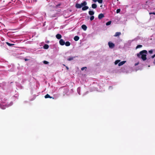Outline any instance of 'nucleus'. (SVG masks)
I'll return each mask as SVG.
<instances>
[{
	"instance_id": "obj_12",
	"label": "nucleus",
	"mask_w": 155,
	"mask_h": 155,
	"mask_svg": "<svg viewBox=\"0 0 155 155\" xmlns=\"http://www.w3.org/2000/svg\"><path fill=\"white\" fill-rule=\"evenodd\" d=\"M79 39V37L77 36H75L74 38V40L76 41H78Z\"/></svg>"
},
{
	"instance_id": "obj_2",
	"label": "nucleus",
	"mask_w": 155,
	"mask_h": 155,
	"mask_svg": "<svg viewBox=\"0 0 155 155\" xmlns=\"http://www.w3.org/2000/svg\"><path fill=\"white\" fill-rule=\"evenodd\" d=\"M87 4V2L84 1V2L82 3L81 4H79L77 3L75 5V7L77 8H81L84 6L86 5Z\"/></svg>"
},
{
	"instance_id": "obj_31",
	"label": "nucleus",
	"mask_w": 155,
	"mask_h": 155,
	"mask_svg": "<svg viewBox=\"0 0 155 155\" xmlns=\"http://www.w3.org/2000/svg\"><path fill=\"white\" fill-rule=\"evenodd\" d=\"M149 14L150 15L153 14V15H155V12H150L149 13Z\"/></svg>"
},
{
	"instance_id": "obj_23",
	"label": "nucleus",
	"mask_w": 155,
	"mask_h": 155,
	"mask_svg": "<svg viewBox=\"0 0 155 155\" xmlns=\"http://www.w3.org/2000/svg\"><path fill=\"white\" fill-rule=\"evenodd\" d=\"M5 1V2H6V3H8V4H9V3H10L11 2H7V1ZM7 3L5 4H3V6H7Z\"/></svg>"
},
{
	"instance_id": "obj_1",
	"label": "nucleus",
	"mask_w": 155,
	"mask_h": 155,
	"mask_svg": "<svg viewBox=\"0 0 155 155\" xmlns=\"http://www.w3.org/2000/svg\"><path fill=\"white\" fill-rule=\"evenodd\" d=\"M147 52L146 50H142L137 54V56L139 58L142 59L143 61L147 60Z\"/></svg>"
},
{
	"instance_id": "obj_32",
	"label": "nucleus",
	"mask_w": 155,
	"mask_h": 155,
	"mask_svg": "<svg viewBox=\"0 0 155 155\" xmlns=\"http://www.w3.org/2000/svg\"><path fill=\"white\" fill-rule=\"evenodd\" d=\"M155 57V54L151 56V58L152 59H153Z\"/></svg>"
},
{
	"instance_id": "obj_33",
	"label": "nucleus",
	"mask_w": 155,
	"mask_h": 155,
	"mask_svg": "<svg viewBox=\"0 0 155 155\" xmlns=\"http://www.w3.org/2000/svg\"><path fill=\"white\" fill-rule=\"evenodd\" d=\"M28 60H29V59H26V58L25 59V61H27Z\"/></svg>"
},
{
	"instance_id": "obj_39",
	"label": "nucleus",
	"mask_w": 155,
	"mask_h": 155,
	"mask_svg": "<svg viewBox=\"0 0 155 155\" xmlns=\"http://www.w3.org/2000/svg\"><path fill=\"white\" fill-rule=\"evenodd\" d=\"M63 65H64V66H65V65L64 64H63Z\"/></svg>"
},
{
	"instance_id": "obj_18",
	"label": "nucleus",
	"mask_w": 155,
	"mask_h": 155,
	"mask_svg": "<svg viewBox=\"0 0 155 155\" xmlns=\"http://www.w3.org/2000/svg\"><path fill=\"white\" fill-rule=\"evenodd\" d=\"M6 44L8 46H12L14 45V44H10L8 42H6Z\"/></svg>"
},
{
	"instance_id": "obj_20",
	"label": "nucleus",
	"mask_w": 155,
	"mask_h": 155,
	"mask_svg": "<svg viewBox=\"0 0 155 155\" xmlns=\"http://www.w3.org/2000/svg\"><path fill=\"white\" fill-rule=\"evenodd\" d=\"M142 47V45H137V46L136 47V49H138V48H141Z\"/></svg>"
},
{
	"instance_id": "obj_30",
	"label": "nucleus",
	"mask_w": 155,
	"mask_h": 155,
	"mask_svg": "<svg viewBox=\"0 0 155 155\" xmlns=\"http://www.w3.org/2000/svg\"><path fill=\"white\" fill-rule=\"evenodd\" d=\"M85 68L86 69V67H83L81 68V70L82 71H83Z\"/></svg>"
},
{
	"instance_id": "obj_10",
	"label": "nucleus",
	"mask_w": 155,
	"mask_h": 155,
	"mask_svg": "<svg viewBox=\"0 0 155 155\" xmlns=\"http://www.w3.org/2000/svg\"><path fill=\"white\" fill-rule=\"evenodd\" d=\"M82 28L84 30H86L87 29V27L85 25H83L81 26Z\"/></svg>"
},
{
	"instance_id": "obj_25",
	"label": "nucleus",
	"mask_w": 155,
	"mask_h": 155,
	"mask_svg": "<svg viewBox=\"0 0 155 155\" xmlns=\"http://www.w3.org/2000/svg\"><path fill=\"white\" fill-rule=\"evenodd\" d=\"M94 2H95L97 1L98 3H102L103 2V1H93Z\"/></svg>"
},
{
	"instance_id": "obj_34",
	"label": "nucleus",
	"mask_w": 155,
	"mask_h": 155,
	"mask_svg": "<svg viewBox=\"0 0 155 155\" xmlns=\"http://www.w3.org/2000/svg\"><path fill=\"white\" fill-rule=\"evenodd\" d=\"M66 69H67V70H68V69H69V68H68V67H67V66H66Z\"/></svg>"
},
{
	"instance_id": "obj_21",
	"label": "nucleus",
	"mask_w": 155,
	"mask_h": 155,
	"mask_svg": "<svg viewBox=\"0 0 155 155\" xmlns=\"http://www.w3.org/2000/svg\"><path fill=\"white\" fill-rule=\"evenodd\" d=\"M74 57H71L69 58H68V60L69 61H71L74 58Z\"/></svg>"
},
{
	"instance_id": "obj_38",
	"label": "nucleus",
	"mask_w": 155,
	"mask_h": 155,
	"mask_svg": "<svg viewBox=\"0 0 155 155\" xmlns=\"http://www.w3.org/2000/svg\"><path fill=\"white\" fill-rule=\"evenodd\" d=\"M154 63L155 64V61H154Z\"/></svg>"
},
{
	"instance_id": "obj_27",
	"label": "nucleus",
	"mask_w": 155,
	"mask_h": 155,
	"mask_svg": "<svg viewBox=\"0 0 155 155\" xmlns=\"http://www.w3.org/2000/svg\"><path fill=\"white\" fill-rule=\"evenodd\" d=\"M43 63L45 64H48L49 62L47 61H43Z\"/></svg>"
},
{
	"instance_id": "obj_37",
	"label": "nucleus",
	"mask_w": 155,
	"mask_h": 155,
	"mask_svg": "<svg viewBox=\"0 0 155 155\" xmlns=\"http://www.w3.org/2000/svg\"><path fill=\"white\" fill-rule=\"evenodd\" d=\"M3 2L4 3L5 2V1H3Z\"/></svg>"
},
{
	"instance_id": "obj_14",
	"label": "nucleus",
	"mask_w": 155,
	"mask_h": 155,
	"mask_svg": "<svg viewBox=\"0 0 155 155\" xmlns=\"http://www.w3.org/2000/svg\"><path fill=\"white\" fill-rule=\"evenodd\" d=\"M97 7V5L95 4H93L92 5V8H93L95 9Z\"/></svg>"
},
{
	"instance_id": "obj_17",
	"label": "nucleus",
	"mask_w": 155,
	"mask_h": 155,
	"mask_svg": "<svg viewBox=\"0 0 155 155\" xmlns=\"http://www.w3.org/2000/svg\"><path fill=\"white\" fill-rule=\"evenodd\" d=\"M61 5V3H59L57 5H55V6H54V7L56 8H58L59 7V6Z\"/></svg>"
},
{
	"instance_id": "obj_4",
	"label": "nucleus",
	"mask_w": 155,
	"mask_h": 155,
	"mask_svg": "<svg viewBox=\"0 0 155 155\" xmlns=\"http://www.w3.org/2000/svg\"><path fill=\"white\" fill-rule=\"evenodd\" d=\"M59 43L61 45H64L65 44V42L63 39H61L59 40Z\"/></svg>"
},
{
	"instance_id": "obj_19",
	"label": "nucleus",
	"mask_w": 155,
	"mask_h": 155,
	"mask_svg": "<svg viewBox=\"0 0 155 155\" xmlns=\"http://www.w3.org/2000/svg\"><path fill=\"white\" fill-rule=\"evenodd\" d=\"M0 107L2 109H5L6 108L5 106L1 105V104H0Z\"/></svg>"
},
{
	"instance_id": "obj_22",
	"label": "nucleus",
	"mask_w": 155,
	"mask_h": 155,
	"mask_svg": "<svg viewBox=\"0 0 155 155\" xmlns=\"http://www.w3.org/2000/svg\"><path fill=\"white\" fill-rule=\"evenodd\" d=\"M111 23V21H109L107 22L106 23V25H110Z\"/></svg>"
},
{
	"instance_id": "obj_36",
	"label": "nucleus",
	"mask_w": 155,
	"mask_h": 155,
	"mask_svg": "<svg viewBox=\"0 0 155 155\" xmlns=\"http://www.w3.org/2000/svg\"><path fill=\"white\" fill-rule=\"evenodd\" d=\"M150 59V58H148L147 59V61H149Z\"/></svg>"
},
{
	"instance_id": "obj_11",
	"label": "nucleus",
	"mask_w": 155,
	"mask_h": 155,
	"mask_svg": "<svg viewBox=\"0 0 155 155\" xmlns=\"http://www.w3.org/2000/svg\"><path fill=\"white\" fill-rule=\"evenodd\" d=\"M121 34V33L120 32H117L115 33V35H114V36L117 37L119 36Z\"/></svg>"
},
{
	"instance_id": "obj_16",
	"label": "nucleus",
	"mask_w": 155,
	"mask_h": 155,
	"mask_svg": "<svg viewBox=\"0 0 155 155\" xmlns=\"http://www.w3.org/2000/svg\"><path fill=\"white\" fill-rule=\"evenodd\" d=\"M49 48V45L47 44H45L44 46V48L45 49H47Z\"/></svg>"
},
{
	"instance_id": "obj_9",
	"label": "nucleus",
	"mask_w": 155,
	"mask_h": 155,
	"mask_svg": "<svg viewBox=\"0 0 155 155\" xmlns=\"http://www.w3.org/2000/svg\"><path fill=\"white\" fill-rule=\"evenodd\" d=\"M45 98H53V99H54V98L53 97H51L50 96V95H49L48 94H46L45 96Z\"/></svg>"
},
{
	"instance_id": "obj_5",
	"label": "nucleus",
	"mask_w": 155,
	"mask_h": 155,
	"mask_svg": "<svg viewBox=\"0 0 155 155\" xmlns=\"http://www.w3.org/2000/svg\"><path fill=\"white\" fill-rule=\"evenodd\" d=\"M104 14L102 13H101L98 16V18L99 19H101L102 18H104Z\"/></svg>"
},
{
	"instance_id": "obj_7",
	"label": "nucleus",
	"mask_w": 155,
	"mask_h": 155,
	"mask_svg": "<svg viewBox=\"0 0 155 155\" xmlns=\"http://www.w3.org/2000/svg\"><path fill=\"white\" fill-rule=\"evenodd\" d=\"M84 6L82 8V10L83 11H85L88 9V7L86 6V5Z\"/></svg>"
},
{
	"instance_id": "obj_3",
	"label": "nucleus",
	"mask_w": 155,
	"mask_h": 155,
	"mask_svg": "<svg viewBox=\"0 0 155 155\" xmlns=\"http://www.w3.org/2000/svg\"><path fill=\"white\" fill-rule=\"evenodd\" d=\"M108 45L110 48H112L115 47L114 44L110 41L108 42Z\"/></svg>"
},
{
	"instance_id": "obj_8",
	"label": "nucleus",
	"mask_w": 155,
	"mask_h": 155,
	"mask_svg": "<svg viewBox=\"0 0 155 155\" xmlns=\"http://www.w3.org/2000/svg\"><path fill=\"white\" fill-rule=\"evenodd\" d=\"M126 62V61H123L118 64V66H120L124 64Z\"/></svg>"
},
{
	"instance_id": "obj_6",
	"label": "nucleus",
	"mask_w": 155,
	"mask_h": 155,
	"mask_svg": "<svg viewBox=\"0 0 155 155\" xmlns=\"http://www.w3.org/2000/svg\"><path fill=\"white\" fill-rule=\"evenodd\" d=\"M62 37V36L61 34H57L56 35V38L58 39H61V38Z\"/></svg>"
},
{
	"instance_id": "obj_24",
	"label": "nucleus",
	"mask_w": 155,
	"mask_h": 155,
	"mask_svg": "<svg viewBox=\"0 0 155 155\" xmlns=\"http://www.w3.org/2000/svg\"><path fill=\"white\" fill-rule=\"evenodd\" d=\"M120 60H116L114 62L115 64L116 65L119 62H120Z\"/></svg>"
},
{
	"instance_id": "obj_13",
	"label": "nucleus",
	"mask_w": 155,
	"mask_h": 155,
	"mask_svg": "<svg viewBox=\"0 0 155 155\" xmlns=\"http://www.w3.org/2000/svg\"><path fill=\"white\" fill-rule=\"evenodd\" d=\"M64 45H65L66 46H69L71 44L69 41H67L65 43Z\"/></svg>"
},
{
	"instance_id": "obj_35",
	"label": "nucleus",
	"mask_w": 155,
	"mask_h": 155,
	"mask_svg": "<svg viewBox=\"0 0 155 155\" xmlns=\"http://www.w3.org/2000/svg\"><path fill=\"white\" fill-rule=\"evenodd\" d=\"M138 64V63H136L135 64V65L136 66V65H137Z\"/></svg>"
},
{
	"instance_id": "obj_26",
	"label": "nucleus",
	"mask_w": 155,
	"mask_h": 155,
	"mask_svg": "<svg viewBox=\"0 0 155 155\" xmlns=\"http://www.w3.org/2000/svg\"><path fill=\"white\" fill-rule=\"evenodd\" d=\"M94 16L92 15L90 18V19L91 21H92V20H93L94 19Z\"/></svg>"
},
{
	"instance_id": "obj_28",
	"label": "nucleus",
	"mask_w": 155,
	"mask_h": 155,
	"mask_svg": "<svg viewBox=\"0 0 155 155\" xmlns=\"http://www.w3.org/2000/svg\"><path fill=\"white\" fill-rule=\"evenodd\" d=\"M120 9H118L117 10L116 12L117 13H118L120 12Z\"/></svg>"
},
{
	"instance_id": "obj_29",
	"label": "nucleus",
	"mask_w": 155,
	"mask_h": 155,
	"mask_svg": "<svg viewBox=\"0 0 155 155\" xmlns=\"http://www.w3.org/2000/svg\"><path fill=\"white\" fill-rule=\"evenodd\" d=\"M149 52L150 54H151L153 52V50H151L149 51Z\"/></svg>"
},
{
	"instance_id": "obj_15",
	"label": "nucleus",
	"mask_w": 155,
	"mask_h": 155,
	"mask_svg": "<svg viewBox=\"0 0 155 155\" xmlns=\"http://www.w3.org/2000/svg\"><path fill=\"white\" fill-rule=\"evenodd\" d=\"M88 13L89 15H92L94 14V12L93 11H89Z\"/></svg>"
}]
</instances>
